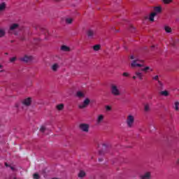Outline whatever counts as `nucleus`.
Returning a JSON list of instances; mask_svg holds the SVG:
<instances>
[{
	"mask_svg": "<svg viewBox=\"0 0 179 179\" xmlns=\"http://www.w3.org/2000/svg\"><path fill=\"white\" fill-rule=\"evenodd\" d=\"M110 93L115 97L121 96V90H120L118 86L115 84H112L110 85Z\"/></svg>",
	"mask_w": 179,
	"mask_h": 179,
	"instance_id": "obj_1",
	"label": "nucleus"
},
{
	"mask_svg": "<svg viewBox=\"0 0 179 179\" xmlns=\"http://www.w3.org/2000/svg\"><path fill=\"white\" fill-rule=\"evenodd\" d=\"M143 60H141L139 59H134L131 63V68H142L144 66Z\"/></svg>",
	"mask_w": 179,
	"mask_h": 179,
	"instance_id": "obj_2",
	"label": "nucleus"
},
{
	"mask_svg": "<svg viewBox=\"0 0 179 179\" xmlns=\"http://www.w3.org/2000/svg\"><path fill=\"white\" fill-rule=\"evenodd\" d=\"M126 122L128 128H134V124H135V117L132 115H129L127 117Z\"/></svg>",
	"mask_w": 179,
	"mask_h": 179,
	"instance_id": "obj_3",
	"label": "nucleus"
},
{
	"mask_svg": "<svg viewBox=\"0 0 179 179\" xmlns=\"http://www.w3.org/2000/svg\"><path fill=\"white\" fill-rule=\"evenodd\" d=\"M157 13H162V7L157 6L154 8V12L150 15V22H155V16H156Z\"/></svg>",
	"mask_w": 179,
	"mask_h": 179,
	"instance_id": "obj_4",
	"label": "nucleus"
},
{
	"mask_svg": "<svg viewBox=\"0 0 179 179\" xmlns=\"http://www.w3.org/2000/svg\"><path fill=\"white\" fill-rule=\"evenodd\" d=\"M78 128H79L80 131H81L82 132H85V134H87L89 132L90 125L89 124H86V123H80L78 125Z\"/></svg>",
	"mask_w": 179,
	"mask_h": 179,
	"instance_id": "obj_5",
	"label": "nucleus"
},
{
	"mask_svg": "<svg viewBox=\"0 0 179 179\" xmlns=\"http://www.w3.org/2000/svg\"><path fill=\"white\" fill-rule=\"evenodd\" d=\"M89 104H90V99L89 98H86L83 103L78 105V108L80 110H83V108H86V107H88Z\"/></svg>",
	"mask_w": 179,
	"mask_h": 179,
	"instance_id": "obj_6",
	"label": "nucleus"
},
{
	"mask_svg": "<svg viewBox=\"0 0 179 179\" xmlns=\"http://www.w3.org/2000/svg\"><path fill=\"white\" fill-rule=\"evenodd\" d=\"M86 34L88 38L93 40V38H94V36H96V31L92 29H89L87 30Z\"/></svg>",
	"mask_w": 179,
	"mask_h": 179,
	"instance_id": "obj_7",
	"label": "nucleus"
},
{
	"mask_svg": "<svg viewBox=\"0 0 179 179\" xmlns=\"http://www.w3.org/2000/svg\"><path fill=\"white\" fill-rule=\"evenodd\" d=\"M32 60H33V57L29 56L27 55L20 58V61H22V62H30V61H32Z\"/></svg>",
	"mask_w": 179,
	"mask_h": 179,
	"instance_id": "obj_8",
	"label": "nucleus"
},
{
	"mask_svg": "<svg viewBox=\"0 0 179 179\" xmlns=\"http://www.w3.org/2000/svg\"><path fill=\"white\" fill-rule=\"evenodd\" d=\"M22 104L24 106H27V107H29V106L31 105V98L29 97L22 101Z\"/></svg>",
	"mask_w": 179,
	"mask_h": 179,
	"instance_id": "obj_9",
	"label": "nucleus"
},
{
	"mask_svg": "<svg viewBox=\"0 0 179 179\" xmlns=\"http://www.w3.org/2000/svg\"><path fill=\"white\" fill-rule=\"evenodd\" d=\"M61 51H63L64 52H71V48L65 45H62L60 48Z\"/></svg>",
	"mask_w": 179,
	"mask_h": 179,
	"instance_id": "obj_10",
	"label": "nucleus"
},
{
	"mask_svg": "<svg viewBox=\"0 0 179 179\" xmlns=\"http://www.w3.org/2000/svg\"><path fill=\"white\" fill-rule=\"evenodd\" d=\"M141 179H150L152 178V175L150 173V172H146L145 173H144L143 175H142L141 176Z\"/></svg>",
	"mask_w": 179,
	"mask_h": 179,
	"instance_id": "obj_11",
	"label": "nucleus"
},
{
	"mask_svg": "<svg viewBox=\"0 0 179 179\" xmlns=\"http://www.w3.org/2000/svg\"><path fill=\"white\" fill-rule=\"evenodd\" d=\"M17 29H19V24H13L10 26V31L9 33H10V31H13L14 30H17Z\"/></svg>",
	"mask_w": 179,
	"mask_h": 179,
	"instance_id": "obj_12",
	"label": "nucleus"
},
{
	"mask_svg": "<svg viewBox=\"0 0 179 179\" xmlns=\"http://www.w3.org/2000/svg\"><path fill=\"white\" fill-rule=\"evenodd\" d=\"M59 69V65L58 64H54L52 66H51V69L53 71V72H57V71H58V69Z\"/></svg>",
	"mask_w": 179,
	"mask_h": 179,
	"instance_id": "obj_13",
	"label": "nucleus"
},
{
	"mask_svg": "<svg viewBox=\"0 0 179 179\" xmlns=\"http://www.w3.org/2000/svg\"><path fill=\"white\" fill-rule=\"evenodd\" d=\"M6 9V3H0V12H4Z\"/></svg>",
	"mask_w": 179,
	"mask_h": 179,
	"instance_id": "obj_14",
	"label": "nucleus"
},
{
	"mask_svg": "<svg viewBox=\"0 0 179 179\" xmlns=\"http://www.w3.org/2000/svg\"><path fill=\"white\" fill-rule=\"evenodd\" d=\"M64 106H65L64 105V103H60L56 106V108L57 110H58V111H62V110H64Z\"/></svg>",
	"mask_w": 179,
	"mask_h": 179,
	"instance_id": "obj_15",
	"label": "nucleus"
},
{
	"mask_svg": "<svg viewBox=\"0 0 179 179\" xmlns=\"http://www.w3.org/2000/svg\"><path fill=\"white\" fill-rule=\"evenodd\" d=\"M73 22V18L68 17L65 20L66 24H72Z\"/></svg>",
	"mask_w": 179,
	"mask_h": 179,
	"instance_id": "obj_16",
	"label": "nucleus"
},
{
	"mask_svg": "<svg viewBox=\"0 0 179 179\" xmlns=\"http://www.w3.org/2000/svg\"><path fill=\"white\" fill-rule=\"evenodd\" d=\"M135 75L140 79V80H143V74H142V73L136 71Z\"/></svg>",
	"mask_w": 179,
	"mask_h": 179,
	"instance_id": "obj_17",
	"label": "nucleus"
},
{
	"mask_svg": "<svg viewBox=\"0 0 179 179\" xmlns=\"http://www.w3.org/2000/svg\"><path fill=\"white\" fill-rule=\"evenodd\" d=\"M152 80H157L159 85L161 87L163 86V83H162V81L159 80V76H155L152 77Z\"/></svg>",
	"mask_w": 179,
	"mask_h": 179,
	"instance_id": "obj_18",
	"label": "nucleus"
},
{
	"mask_svg": "<svg viewBox=\"0 0 179 179\" xmlns=\"http://www.w3.org/2000/svg\"><path fill=\"white\" fill-rule=\"evenodd\" d=\"M76 96L79 99H83V97H85V94L83 92H80V91H78L76 93Z\"/></svg>",
	"mask_w": 179,
	"mask_h": 179,
	"instance_id": "obj_19",
	"label": "nucleus"
},
{
	"mask_svg": "<svg viewBox=\"0 0 179 179\" xmlns=\"http://www.w3.org/2000/svg\"><path fill=\"white\" fill-rule=\"evenodd\" d=\"M78 177L80 178H83L84 177H86V172H85L84 171H80L78 173Z\"/></svg>",
	"mask_w": 179,
	"mask_h": 179,
	"instance_id": "obj_20",
	"label": "nucleus"
},
{
	"mask_svg": "<svg viewBox=\"0 0 179 179\" xmlns=\"http://www.w3.org/2000/svg\"><path fill=\"white\" fill-rule=\"evenodd\" d=\"M6 34V31H5V29H0V38H2V37H5Z\"/></svg>",
	"mask_w": 179,
	"mask_h": 179,
	"instance_id": "obj_21",
	"label": "nucleus"
},
{
	"mask_svg": "<svg viewBox=\"0 0 179 179\" xmlns=\"http://www.w3.org/2000/svg\"><path fill=\"white\" fill-rule=\"evenodd\" d=\"M103 120H104V115H100L96 120L97 124H100Z\"/></svg>",
	"mask_w": 179,
	"mask_h": 179,
	"instance_id": "obj_22",
	"label": "nucleus"
},
{
	"mask_svg": "<svg viewBox=\"0 0 179 179\" xmlns=\"http://www.w3.org/2000/svg\"><path fill=\"white\" fill-rule=\"evenodd\" d=\"M160 96H164L165 97H167L169 96V91L164 90L159 92Z\"/></svg>",
	"mask_w": 179,
	"mask_h": 179,
	"instance_id": "obj_23",
	"label": "nucleus"
},
{
	"mask_svg": "<svg viewBox=\"0 0 179 179\" xmlns=\"http://www.w3.org/2000/svg\"><path fill=\"white\" fill-rule=\"evenodd\" d=\"M100 48H101V45H95L93 46L94 51H99Z\"/></svg>",
	"mask_w": 179,
	"mask_h": 179,
	"instance_id": "obj_24",
	"label": "nucleus"
},
{
	"mask_svg": "<svg viewBox=\"0 0 179 179\" xmlns=\"http://www.w3.org/2000/svg\"><path fill=\"white\" fill-rule=\"evenodd\" d=\"M144 111H145V113H149V111H150V107L149 106V104H146L145 106Z\"/></svg>",
	"mask_w": 179,
	"mask_h": 179,
	"instance_id": "obj_25",
	"label": "nucleus"
},
{
	"mask_svg": "<svg viewBox=\"0 0 179 179\" xmlns=\"http://www.w3.org/2000/svg\"><path fill=\"white\" fill-rule=\"evenodd\" d=\"M176 111H179V102L176 101L175 102V107H174Z\"/></svg>",
	"mask_w": 179,
	"mask_h": 179,
	"instance_id": "obj_26",
	"label": "nucleus"
},
{
	"mask_svg": "<svg viewBox=\"0 0 179 179\" xmlns=\"http://www.w3.org/2000/svg\"><path fill=\"white\" fill-rule=\"evenodd\" d=\"M46 129L47 128L45 126H41V127L40 128V132H41L42 134H44Z\"/></svg>",
	"mask_w": 179,
	"mask_h": 179,
	"instance_id": "obj_27",
	"label": "nucleus"
},
{
	"mask_svg": "<svg viewBox=\"0 0 179 179\" xmlns=\"http://www.w3.org/2000/svg\"><path fill=\"white\" fill-rule=\"evenodd\" d=\"M165 31H166V33H171V28L169 27H165Z\"/></svg>",
	"mask_w": 179,
	"mask_h": 179,
	"instance_id": "obj_28",
	"label": "nucleus"
},
{
	"mask_svg": "<svg viewBox=\"0 0 179 179\" xmlns=\"http://www.w3.org/2000/svg\"><path fill=\"white\" fill-rule=\"evenodd\" d=\"M0 73H3L5 72V70L3 69V65L0 64Z\"/></svg>",
	"mask_w": 179,
	"mask_h": 179,
	"instance_id": "obj_29",
	"label": "nucleus"
},
{
	"mask_svg": "<svg viewBox=\"0 0 179 179\" xmlns=\"http://www.w3.org/2000/svg\"><path fill=\"white\" fill-rule=\"evenodd\" d=\"M34 179H40V175H38V173H34L33 175Z\"/></svg>",
	"mask_w": 179,
	"mask_h": 179,
	"instance_id": "obj_30",
	"label": "nucleus"
},
{
	"mask_svg": "<svg viewBox=\"0 0 179 179\" xmlns=\"http://www.w3.org/2000/svg\"><path fill=\"white\" fill-rule=\"evenodd\" d=\"M149 69H150V67L146 66L145 68L142 69L141 71H143V72H146V71H149Z\"/></svg>",
	"mask_w": 179,
	"mask_h": 179,
	"instance_id": "obj_31",
	"label": "nucleus"
},
{
	"mask_svg": "<svg viewBox=\"0 0 179 179\" xmlns=\"http://www.w3.org/2000/svg\"><path fill=\"white\" fill-rule=\"evenodd\" d=\"M105 108H106V111H111V110L113 109L111 108V106H105Z\"/></svg>",
	"mask_w": 179,
	"mask_h": 179,
	"instance_id": "obj_32",
	"label": "nucleus"
},
{
	"mask_svg": "<svg viewBox=\"0 0 179 179\" xmlns=\"http://www.w3.org/2000/svg\"><path fill=\"white\" fill-rule=\"evenodd\" d=\"M130 31L131 33H135V27H134L132 25H130Z\"/></svg>",
	"mask_w": 179,
	"mask_h": 179,
	"instance_id": "obj_33",
	"label": "nucleus"
},
{
	"mask_svg": "<svg viewBox=\"0 0 179 179\" xmlns=\"http://www.w3.org/2000/svg\"><path fill=\"white\" fill-rule=\"evenodd\" d=\"M173 0H164V3H171Z\"/></svg>",
	"mask_w": 179,
	"mask_h": 179,
	"instance_id": "obj_34",
	"label": "nucleus"
},
{
	"mask_svg": "<svg viewBox=\"0 0 179 179\" xmlns=\"http://www.w3.org/2000/svg\"><path fill=\"white\" fill-rule=\"evenodd\" d=\"M16 57L10 58V62H15L16 61Z\"/></svg>",
	"mask_w": 179,
	"mask_h": 179,
	"instance_id": "obj_35",
	"label": "nucleus"
},
{
	"mask_svg": "<svg viewBox=\"0 0 179 179\" xmlns=\"http://www.w3.org/2000/svg\"><path fill=\"white\" fill-rule=\"evenodd\" d=\"M103 149H106V148L110 149V145H108L106 143H103Z\"/></svg>",
	"mask_w": 179,
	"mask_h": 179,
	"instance_id": "obj_36",
	"label": "nucleus"
},
{
	"mask_svg": "<svg viewBox=\"0 0 179 179\" xmlns=\"http://www.w3.org/2000/svg\"><path fill=\"white\" fill-rule=\"evenodd\" d=\"M122 76H124L126 78H128V76H129V73L124 72L122 73Z\"/></svg>",
	"mask_w": 179,
	"mask_h": 179,
	"instance_id": "obj_37",
	"label": "nucleus"
},
{
	"mask_svg": "<svg viewBox=\"0 0 179 179\" xmlns=\"http://www.w3.org/2000/svg\"><path fill=\"white\" fill-rule=\"evenodd\" d=\"M10 169L12 170V171H16V168H15V166L10 165Z\"/></svg>",
	"mask_w": 179,
	"mask_h": 179,
	"instance_id": "obj_38",
	"label": "nucleus"
},
{
	"mask_svg": "<svg viewBox=\"0 0 179 179\" xmlns=\"http://www.w3.org/2000/svg\"><path fill=\"white\" fill-rule=\"evenodd\" d=\"M171 45H172V47H176V42L173 41V43H171Z\"/></svg>",
	"mask_w": 179,
	"mask_h": 179,
	"instance_id": "obj_39",
	"label": "nucleus"
},
{
	"mask_svg": "<svg viewBox=\"0 0 179 179\" xmlns=\"http://www.w3.org/2000/svg\"><path fill=\"white\" fill-rule=\"evenodd\" d=\"M130 59H135V56L134 55L130 56Z\"/></svg>",
	"mask_w": 179,
	"mask_h": 179,
	"instance_id": "obj_40",
	"label": "nucleus"
},
{
	"mask_svg": "<svg viewBox=\"0 0 179 179\" xmlns=\"http://www.w3.org/2000/svg\"><path fill=\"white\" fill-rule=\"evenodd\" d=\"M99 154L101 155H104V152L103 151L100 150L99 152Z\"/></svg>",
	"mask_w": 179,
	"mask_h": 179,
	"instance_id": "obj_41",
	"label": "nucleus"
},
{
	"mask_svg": "<svg viewBox=\"0 0 179 179\" xmlns=\"http://www.w3.org/2000/svg\"><path fill=\"white\" fill-rule=\"evenodd\" d=\"M6 167H10V165L8 164V163L5 162Z\"/></svg>",
	"mask_w": 179,
	"mask_h": 179,
	"instance_id": "obj_42",
	"label": "nucleus"
},
{
	"mask_svg": "<svg viewBox=\"0 0 179 179\" xmlns=\"http://www.w3.org/2000/svg\"><path fill=\"white\" fill-rule=\"evenodd\" d=\"M133 79H136V76H133Z\"/></svg>",
	"mask_w": 179,
	"mask_h": 179,
	"instance_id": "obj_43",
	"label": "nucleus"
},
{
	"mask_svg": "<svg viewBox=\"0 0 179 179\" xmlns=\"http://www.w3.org/2000/svg\"><path fill=\"white\" fill-rule=\"evenodd\" d=\"M99 162H103V159H99Z\"/></svg>",
	"mask_w": 179,
	"mask_h": 179,
	"instance_id": "obj_44",
	"label": "nucleus"
},
{
	"mask_svg": "<svg viewBox=\"0 0 179 179\" xmlns=\"http://www.w3.org/2000/svg\"><path fill=\"white\" fill-rule=\"evenodd\" d=\"M10 43H15V41H10Z\"/></svg>",
	"mask_w": 179,
	"mask_h": 179,
	"instance_id": "obj_45",
	"label": "nucleus"
},
{
	"mask_svg": "<svg viewBox=\"0 0 179 179\" xmlns=\"http://www.w3.org/2000/svg\"><path fill=\"white\" fill-rule=\"evenodd\" d=\"M150 71H151V72H153V69H150Z\"/></svg>",
	"mask_w": 179,
	"mask_h": 179,
	"instance_id": "obj_46",
	"label": "nucleus"
},
{
	"mask_svg": "<svg viewBox=\"0 0 179 179\" xmlns=\"http://www.w3.org/2000/svg\"><path fill=\"white\" fill-rule=\"evenodd\" d=\"M55 1H58V0H55Z\"/></svg>",
	"mask_w": 179,
	"mask_h": 179,
	"instance_id": "obj_47",
	"label": "nucleus"
}]
</instances>
